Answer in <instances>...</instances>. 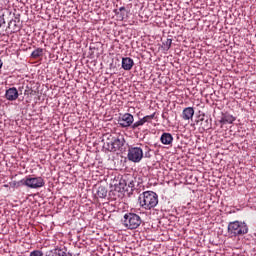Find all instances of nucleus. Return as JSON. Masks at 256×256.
I'll use <instances>...</instances> for the list:
<instances>
[{
	"instance_id": "9b49d317",
	"label": "nucleus",
	"mask_w": 256,
	"mask_h": 256,
	"mask_svg": "<svg viewBox=\"0 0 256 256\" xmlns=\"http://www.w3.org/2000/svg\"><path fill=\"white\" fill-rule=\"evenodd\" d=\"M44 256H67V251H65L63 248H54L47 251Z\"/></svg>"
},
{
	"instance_id": "f257e3e1",
	"label": "nucleus",
	"mask_w": 256,
	"mask_h": 256,
	"mask_svg": "<svg viewBox=\"0 0 256 256\" xmlns=\"http://www.w3.org/2000/svg\"><path fill=\"white\" fill-rule=\"evenodd\" d=\"M138 203L142 209L151 211V209H155V207H157L159 203V196L153 191H145L139 195Z\"/></svg>"
},
{
	"instance_id": "a211bd4d",
	"label": "nucleus",
	"mask_w": 256,
	"mask_h": 256,
	"mask_svg": "<svg viewBox=\"0 0 256 256\" xmlns=\"http://www.w3.org/2000/svg\"><path fill=\"white\" fill-rule=\"evenodd\" d=\"M144 122L142 119L136 121L135 123H132V126L130 127V129H132V131H135L137 129H139L140 127H143Z\"/></svg>"
},
{
	"instance_id": "6e6552de",
	"label": "nucleus",
	"mask_w": 256,
	"mask_h": 256,
	"mask_svg": "<svg viewBox=\"0 0 256 256\" xmlns=\"http://www.w3.org/2000/svg\"><path fill=\"white\" fill-rule=\"evenodd\" d=\"M5 97L7 101H17L19 99V91L15 88H9L6 90Z\"/></svg>"
},
{
	"instance_id": "6ab92c4d",
	"label": "nucleus",
	"mask_w": 256,
	"mask_h": 256,
	"mask_svg": "<svg viewBox=\"0 0 256 256\" xmlns=\"http://www.w3.org/2000/svg\"><path fill=\"white\" fill-rule=\"evenodd\" d=\"M172 43H173V40L171 38H168L165 42H163L162 47L164 51H169V49H171Z\"/></svg>"
},
{
	"instance_id": "1a4fd4ad",
	"label": "nucleus",
	"mask_w": 256,
	"mask_h": 256,
	"mask_svg": "<svg viewBox=\"0 0 256 256\" xmlns=\"http://www.w3.org/2000/svg\"><path fill=\"white\" fill-rule=\"evenodd\" d=\"M133 65H135V62L132 58H122V69H124V71H131L133 69Z\"/></svg>"
},
{
	"instance_id": "5701e85b",
	"label": "nucleus",
	"mask_w": 256,
	"mask_h": 256,
	"mask_svg": "<svg viewBox=\"0 0 256 256\" xmlns=\"http://www.w3.org/2000/svg\"><path fill=\"white\" fill-rule=\"evenodd\" d=\"M119 11H125V7L122 6V7L119 8V10H117V9L114 10L115 15H119Z\"/></svg>"
},
{
	"instance_id": "ddd939ff",
	"label": "nucleus",
	"mask_w": 256,
	"mask_h": 256,
	"mask_svg": "<svg viewBox=\"0 0 256 256\" xmlns=\"http://www.w3.org/2000/svg\"><path fill=\"white\" fill-rule=\"evenodd\" d=\"M234 121H235V117H233V115L227 114V115H224V116L221 118L220 123H223V125H225V124H227V123L231 124V123H233Z\"/></svg>"
},
{
	"instance_id": "f3484780",
	"label": "nucleus",
	"mask_w": 256,
	"mask_h": 256,
	"mask_svg": "<svg viewBox=\"0 0 256 256\" xmlns=\"http://www.w3.org/2000/svg\"><path fill=\"white\" fill-rule=\"evenodd\" d=\"M10 187H12L13 189L15 188H19L21 187V185H24L25 186V178H23L22 180L20 181H12L9 183Z\"/></svg>"
},
{
	"instance_id": "4468645a",
	"label": "nucleus",
	"mask_w": 256,
	"mask_h": 256,
	"mask_svg": "<svg viewBox=\"0 0 256 256\" xmlns=\"http://www.w3.org/2000/svg\"><path fill=\"white\" fill-rule=\"evenodd\" d=\"M97 195L100 199H105V197H107V188H105V186H99Z\"/></svg>"
},
{
	"instance_id": "2eb2a0df",
	"label": "nucleus",
	"mask_w": 256,
	"mask_h": 256,
	"mask_svg": "<svg viewBox=\"0 0 256 256\" xmlns=\"http://www.w3.org/2000/svg\"><path fill=\"white\" fill-rule=\"evenodd\" d=\"M43 56V48H37L31 53V57L33 59H39V57Z\"/></svg>"
},
{
	"instance_id": "f8f14e48",
	"label": "nucleus",
	"mask_w": 256,
	"mask_h": 256,
	"mask_svg": "<svg viewBox=\"0 0 256 256\" xmlns=\"http://www.w3.org/2000/svg\"><path fill=\"white\" fill-rule=\"evenodd\" d=\"M195 115V110L193 107H187L182 112V119L184 121H189V119H193V116Z\"/></svg>"
},
{
	"instance_id": "bb28decb",
	"label": "nucleus",
	"mask_w": 256,
	"mask_h": 256,
	"mask_svg": "<svg viewBox=\"0 0 256 256\" xmlns=\"http://www.w3.org/2000/svg\"><path fill=\"white\" fill-rule=\"evenodd\" d=\"M128 187H133V182H130Z\"/></svg>"
},
{
	"instance_id": "423d86ee",
	"label": "nucleus",
	"mask_w": 256,
	"mask_h": 256,
	"mask_svg": "<svg viewBox=\"0 0 256 256\" xmlns=\"http://www.w3.org/2000/svg\"><path fill=\"white\" fill-rule=\"evenodd\" d=\"M128 159L132 163H139L143 159V149L139 147H133L128 150Z\"/></svg>"
},
{
	"instance_id": "aec40b11",
	"label": "nucleus",
	"mask_w": 256,
	"mask_h": 256,
	"mask_svg": "<svg viewBox=\"0 0 256 256\" xmlns=\"http://www.w3.org/2000/svg\"><path fill=\"white\" fill-rule=\"evenodd\" d=\"M153 119H155V113H153L151 115L144 116L143 118H141V120L144 124L145 123H151V121H153Z\"/></svg>"
},
{
	"instance_id": "393cba45",
	"label": "nucleus",
	"mask_w": 256,
	"mask_h": 256,
	"mask_svg": "<svg viewBox=\"0 0 256 256\" xmlns=\"http://www.w3.org/2000/svg\"><path fill=\"white\" fill-rule=\"evenodd\" d=\"M10 184H4L3 187H5L6 189L9 188Z\"/></svg>"
},
{
	"instance_id": "412c9836",
	"label": "nucleus",
	"mask_w": 256,
	"mask_h": 256,
	"mask_svg": "<svg viewBox=\"0 0 256 256\" xmlns=\"http://www.w3.org/2000/svg\"><path fill=\"white\" fill-rule=\"evenodd\" d=\"M119 185H120V190L122 189V191H127V188H125L127 187V185L125 184V180H121Z\"/></svg>"
},
{
	"instance_id": "9d476101",
	"label": "nucleus",
	"mask_w": 256,
	"mask_h": 256,
	"mask_svg": "<svg viewBox=\"0 0 256 256\" xmlns=\"http://www.w3.org/2000/svg\"><path fill=\"white\" fill-rule=\"evenodd\" d=\"M160 141L162 145H173V135L169 132H164L160 137Z\"/></svg>"
},
{
	"instance_id": "0eeeda50",
	"label": "nucleus",
	"mask_w": 256,
	"mask_h": 256,
	"mask_svg": "<svg viewBox=\"0 0 256 256\" xmlns=\"http://www.w3.org/2000/svg\"><path fill=\"white\" fill-rule=\"evenodd\" d=\"M134 121L135 118L131 113H125L118 118V125H120V127H123L124 129H127L129 127L131 128Z\"/></svg>"
},
{
	"instance_id": "7ed1b4c3",
	"label": "nucleus",
	"mask_w": 256,
	"mask_h": 256,
	"mask_svg": "<svg viewBox=\"0 0 256 256\" xmlns=\"http://www.w3.org/2000/svg\"><path fill=\"white\" fill-rule=\"evenodd\" d=\"M249 233L247 223L241 221H233L228 224V235L231 237H241Z\"/></svg>"
},
{
	"instance_id": "39448f33",
	"label": "nucleus",
	"mask_w": 256,
	"mask_h": 256,
	"mask_svg": "<svg viewBox=\"0 0 256 256\" xmlns=\"http://www.w3.org/2000/svg\"><path fill=\"white\" fill-rule=\"evenodd\" d=\"M24 187L41 189V187H45V180L43 177H26L24 178Z\"/></svg>"
},
{
	"instance_id": "b1692460",
	"label": "nucleus",
	"mask_w": 256,
	"mask_h": 256,
	"mask_svg": "<svg viewBox=\"0 0 256 256\" xmlns=\"http://www.w3.org/2000/svg\"><path fill=\"white\" fill-rule=\"evenodd\" d=\"M151 150L148 148V151L145 152V157H147L149 159V157H151Z\"/></svg>"
},
{
	"instance_id": "4be33fe9",
	"label": "nucleus",
	"mask_w": 256,
	"mask_h": 256,
	"mask_svg": "<svg viewBox=\"0 0 256 256\" xmlns=\"http://www.w3.org/2000/svg\"><path fill=\"white\" fill-rule=\"evenodd\" d=\"M5 25V17L0 14V27H3Z\"/></svg>"
},
{
	"instance_id": "f03ea898",
	"label": "nucleus",
	"mask_w": 256,
	"mask_h": 256,
	"mask_svg": "<svg viewBox=\"0 0 256 256\" xmlns=\"http://www.w3.org/2000/svg\"><path fill=\"white\" fill-rule=\"evenodd\" d=\"M125 146V138L121 135L117 137L109 136L104 142L103 149L115 153L116 151H122Z\"/></svg>"
},
{
	"instance_id": "a878e982",
	"label": "nucleus",
	"mask_w": 256,
	"mask_h": 256,
	"mask_svg": "<svg viewBox=\"0 0 256 256\" xmlns=\"http://www.w3.org/2000/svg\"><path fill=\"white\" fill-rule=\"evenodd\" d=\"M1 67H3V61L2 60H0V69H1Z\"/></svg>"
},
{
	"instance_id": "dca6fc26",
	"label": "nucleus",
	"mask_w": 256,
	"mask_h": 256,
	"mask_svg": "<svg viewBox=\"0 0 256 256\" xmlns=\"http://www.w3.org/2000/svg\"><path fill=\"white\" fill-rule=\"evenodd\" d=\"M202 129H204V131H207L209 129H211L212 124H211V119H202V123H201Z\"/></svg>"
},
{
	"instance_id": "20e7f679",
	"label": "nucleus",
	"mask_w": 256,
	"mask_h": 256,
	"mask_svg": "<svg viewBox=\"0 0 256 256\" xmlns=\"http://www.w3.org/2000/svg\"><path fill=\"white\" fill-rule=\"evenodd\" d=\"M122 221L124 227L130 230L138 229L141 226V223H143V220H141V216L133 212H127L124 215Z\"/></svg>"
}]
</instances>
